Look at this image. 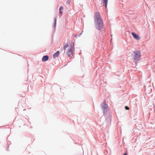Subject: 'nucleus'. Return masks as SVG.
Wrapping results in <instances>:
<instances>
[{
    "label": "nucleus",
    "mask_w": 155,
    "mask_h": 155,
    "mask_svg": "<svg viewBox=\"0 0 155 155\" xmlns=\"http://www.w3.org/2000/svg\"><path fill=\"white\" fill-rule=\"evenodd\" d=\"M140 52V51H135L133 52V57L134 61L136 64L138 61L139 59L141 57Z\"/></svg>",
    "instance_id": "obj_1"
},
{
    "label": "nucleus",
    "mask_w": 155,
    "mask_h": 155,
    "mask_svg": "<svg viewBox=\"0 0 155 155\" xmlns=\"http://www.w3.org/2000/svg\"><path fill=\"white\" fill-rule=\"evenodd\" d=\"M96 27L98 30H101L103 27V21L102 20L94 22Z\"/></svg>",
    "instance_id": "obj_2"
},
{
    "label": "nucleus",
    "mask_w": 155,
    "mask_h": 155,
    "mask_svg": "<svg viewBox=\"0 0 155 155\" xmlns=\"http://www.w3.org/2000/svg\"><path fill=\"white\" fill-rule=\"evenodd\" d=\"M94 22L102 20L99 12H96L94 14Z\"/></svg>",
    "instance_id": "obj_3"
},
{
    "label": "nucleus",
    "mask_w": 155,
    "mask_h": 155,
    "mask_svg": "<svg viewBox=\"0 0 155 155\" xmlns=\"http://www.w3.org/2000/svg\"><path fill=\"white\" fill-rule=\"evenodd\" d=\"M73 49V47L71 46H70L69 48H68L66 53V54L68 56V57H71V55H72Z\"/></svg>",
    "instance_id": "obj_4"
},
{
    "label": "nucleus",
    "mask_w": 155,
    "mask_h": 155,
    "mask_svg": "<svg viewBox=\"0 0 155 155\" xmlns=\"http://www.w3.org/2000/svg\"><path fill=\"white\" fill-rule=\"evenodd\" d=\"M104 106L102 107V109L104 110V112H105L107 111L108 106L106 105V102L105 101H104Z\"/></svg>",
    "instance_id": "obj_5"
},
{
    "label": "nucleus",
    "mask_w": 155,
    "mask_h": 155,
    "mask_svg": "<svg viewBox=\"0 0 155 155\" xmlns=\"http://www.w3.org/2000/svg\"><path fill=\"white\" fill-rule=\"evenodd\" d=\"M131 34L134 38L136 39L137 40H139L140 39V38L139 36L137 34H135L134 33L132 32L131 33Z\"/></svg>",
    "instance_id": "obj_6"
},
{
    "label": "nucleus",
    "mask_w": 155,
    "mask_h": 155,
    "mask_svg": "<svg viewBox=\"0 0 155 155\" xmlns=\"http://www.w3.org/2000/svg\"><path fill=\"white\" fill-rule=\"evenodd\" d=\"M48 59V55H45L44 56L42 59L43 61H47Z\"/></svg>",
    "instance_id": "obj_7"
},
{
    "label": "nucleus",
    "mask_w": 155,
    "mask_h": 155,
    "mask_svg": "<svg viewBox=\"0 0 155 155\" xmlns=\"http://www.w3.org/2000/svg\"><path fill=\"white\" fill-rule=\"evenodd\" d=\"M60 52L59 51H57L56 52L54 53L53 55V57L55 58H57L58 56L59 55Z\"/></svg>",
    "instance_id": "obj_8"
},
{
    "label": "nucleus",
    "mask_w": 155,
    "mask_h": 155,
    "mask_svg": "<svg viewBox=\"0 0 155 155\" xmlns=\"http://www.w3.org/2000/svg\"><path fill=\"white\" fill-rule=\"evenodd\" d=\"M103 3L105 5V7H107V0H103Z\"/></svg>",
    "instance_id": "obj_9"
},
{
    "label": "nucleus",
    "mask_w": 155,
    "mask_h": 155,
    "mask_svg": "<svg viewBox=\"0 0 155 155\" xmlns=\"http://www.w3.org/2000/svg\"><path fill=\"white\" fill-rule=\"evenodd\" d=\"M68 44H66L64 47L63 48L64 50H65L66 48L68 47Z\"/></svg>",
    "instance_id": "obj_10"
},
{
    "label": "nucleus",
    "mask_w": 155,
    "mask_h": 155,
    "mask_svg": "<svg viewBox=\"0 0 155 155\" xmlns=\"http://www.w3.org/2000/svg\"><path fill=\"white\" fill-rule=\"evenodd\" d=\"M125 108L126 110H129V107L127 106H125Z\"/></svg>",
    "instance_id": "obj_11"
},
{
    "label": "nucleus",
    "mask_w": 155,
    "mask_h": 155,
    "mask_svg": "<svg viewBox=\"0 0 155 155\" xmlns=\"http://www.w3.org/2000/svg\"><path fill=\"white\" fill-rule=\"evenodd\" d=\"M63 7L62 6H61L60 8L59 9V10H63Z\"/></svg>",
    "instance_id": "obj_12"
},
{
    "label": "nucleus",
    "mask_w": 155,
    "mask_h": 155,
    "mask_svg": "<svg viewBox=\"0 0 155 155\" xmlns=\"http://www.w3.org/2000/svg\"><path fill=\"white\" fill-rule=\"evenodd\" d=\"M66 3L68 4H70V1H69V0H68V1H67V2H66Z\"/></svg>",
    "instance_id": "obj_13"
},
{
    "label": "nucleus",
    "mask_w": 155,
    "mask_h": 155,
    "mask_svg": "<svg viewBox=\"0 0 155 155\" xmlns=\"http://www.w3.org/2000/svg\"><path fill=\"white\" fill-rule=\"evenodd\" d=\"M56 19L55 18H54V25L55 26L56 24Z\"/></svg>",
    "instance_id": "obj_14"
},
{
    "label": "nucleus",
    "mask_w": 155,
    "mask_h": 155,
    "mask_svg": "<svg viewBox=\"0 0 155 155\" xmlns=\"http://www.w3.org/2000/svg\"><path fill=\"white\" fill-rule=\"evenodd\" d=\"M60 13L61 14H62V12L61 11V10H60Z\"/></svg>",
    "instance_id": "obj_15"
}]
</instances>
